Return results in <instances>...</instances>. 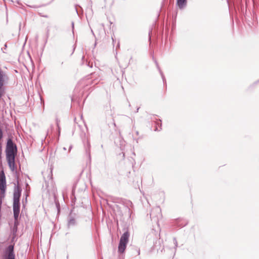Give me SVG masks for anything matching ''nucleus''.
Masks as SVG:
<instances>
[{"mask_svg":"<svg viewBox=\"0 0 259 259\" xmlns=\"http://www.w3.org/2000/svg\"><path fill=\"white\" fill-rule=\"evenodd\" d=\"M5 93V88L4 86L0 85V98L2 97Z\"/></svg>","mask_w":259,"mask_h":259,"instance_id":"6e6552de","label":"nucleus"},{"mask_svg":"<svg viewBox=\"0 0 259 259\" xmlns=\"http://www.w3.org/2000/svg\"><path fill=\"white\" fill-rule=\"evenodd\" d=\"M17 151L16 146L13 143L11 139L7 141L6 146V158L10 168L13 171L16 170L15 164V156Z\"/></svg>","mask_w":259,"mask_h":259,"instance_id":"f257e3e1","label":"nucleus"},{"mask_svg":"<svg viewBox=\"0 0 259 259\" xmlns=\"http://www.w3.org/2000/svg\"><path fill=\"white\" fill-rule=\"evenodd\" d=\"M129 237L130 234L127 231L124 232L121 236L118 247L120 253L124 252L128 242Z\"/></svg>","mask_w":259,"mask_h":259,"instance_id":"7ed1b4c3","label":"nucleus"},{"mask_svg":"<svg viewBox=\"0 0 259 259\" xmlns=\"http://www.w3.org/2000/svg\"><path fill=\"white\" fill-rule=\"evenodd\" d=\"M6 189V177L4 171L0 172V191L2 194H5Z\"/></svg>","mask_w":259,"mask_h":259,"instance_id":"20e7f679","label":"nucleus"},{"mask_svg":"<svg viewBox=\"0 0 259 259\" xmlns=\"http://www.w3.org/2000/svg\"><path fill=\"white\" fill-rule=\"evenodd\" d=\"M5 74L2 71H0V85L4 86L5 82Z\"/></svg>","mask_w":259,"mask_h":259,"instance_id":"423d86ee","label":"nucleus"},{"mask_svg":"<svg viewBox=\"0 0 259 259\" xmlns=\"http://www.w3.org/2000/svg\"><path fill=\"white\" fill-rule=\"evenodd\" d=\"M6 253L7 254V259H15L13 245H9L8 246L6 251Z\"/></svg>","mask_w":259,"mask_h":259,"instance_id":"39448f33","label":"nucleus"},{"mask_svg":"<svg viewBox=\"0 0 259 259\" xmlns=\"http://www.w3.org/2000/svg\"><path fill=\"white\" fill-rule=\"evenodd\" d=\"M21 192V190L19 187H17L15 188L13 194V209L15 221L18 220L20 213V197Z\"/></svg>","mask_w":259,"mask_h":259,"instance_id":"f03ea898","label":"nucleus"},{"mask_svg":"<svg viewBox=\"0 0 259 259\" xmlns=\"http://www.w3.org/2000/svg\"><path fill=\"white\" fill-rule=\"evenodd\" d=\"M177 5L180 8L182 9L186 5V0H177Z\"/></svg>","mask_w":259,"mask_h":259,"instance_id":"0eeeda50","label":"nucleus"}]
</instances>
